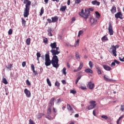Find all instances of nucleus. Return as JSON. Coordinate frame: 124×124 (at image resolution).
<instances>
[{"instance_id":"1","label":"nucleus","mask_w":124,"mask_h":124,"mask_svg":"<svg viewBox=\"0 0 124 124\" xmlns=\"http://www.w3.org/2000/svg\"><path fill=\"white\" fill-rule=\"evenodd\" d=\"M79 15L81 16V17L84 18V19H88L89 16L91 15V13H90V10L88 9H85L84 12V9H82L81 12L79 13Z\"/></svg>"},{"instance_id":"2","label":"nucleus","mask_w":124,"mask_h":124,"mask_svg":"<svg viewBox=\"0 0 124 124\" xmlns=\"http://www.w3.org/2000/svg\"><path fill=\"white\" fill-rule=\"evenodd\" d=\"M31 2L30 1H28L27 3H26L25 5V8L24 9L23 16L24 18H27V17H29L30 15V9Z\"/></svg>"},{"instance_id":"3","label":"nucleus","mask_w":124,"mask_h":124,"mask_svg":"<svg viewBox=\"0 0 124 124\" xmlns=\"http://www.w3.org/2000/svg\"><path fill=\"white\" fill-rule=\"evenodd\" d=\"M53 57L51 60V63L55 68H58L59 67V59H58V56L56 55H52Z\"/></svg>"},{"instance_id":"4","label":"nucleus","mask_w":124,"mask_h":124,"mask_svg":"<svg viewBox=\"0 0 124 124\" xmlns=\"http://www.w3.org/2000/svg\"><path fill=\"white\" fill-rule=\"evenodd\" d=\"M51 63H52V62L50 60V55L49 51H48L47 53L45 54V64L46 66H49L51 65Z\"/></svg>"},{"instance_id":"5","label":"nucleus","mask_w":124,"mask_h":124,"mask_svg":"<svg viewBox=\"0 0 124 124\" xmlns=\"http://www.w3.org/2000/svg\"><path fill=\"white\" fill-rule=\"evenodd\" d=\"M108 51L110 53H112L114 57H117V49L114 45H112Z\"/></svg>"},{"instance_id":"6","label":"nucleus","mask_w":124,"mask_h":124,"mask_svg":"<svg viewBox=\"0 0 124 124\" xmlns=\"http://www.w3.org/2000/svg\"><path fill=\"white\" fill-rule=\"evenodd\" d=\"M108 32L109 35H113L114 34V31H113V26L112 25V22H110L108 23Z\"/></svg>"},{"instance_id":"7","label":"nucleus","mask_w":124,"mask_h":124,"mask_svg":"<svg viewBox=\"0 0 124 124\" xmlns=\"http://www.w3.org/2000/svg\"><path fill=\"white\" fill-rule=\"evenodd\" d=\"M55 49H51L50 50V52L52 53V55H59V54L61 53V51H59L60 50V47L56 46Z\"/></svg>"},{"instance_id":"8","label":"nucleus","mask_w":124,"mask_h":124,"mask_svg":"<svg viewBox=\"0 0 124 124\" xmlns=\"http://www.w3.org/2000/svg\"><path fill=\"white\" fill-rule=\"evenodd\" d=\"M90 103L91 105H90L88 108L89 110H92V109H93V108L96 106V104H95V101H91Z\"/></svg>"},{"instance_id":"9","label":"nucleus","mask_w":124,"mask_h":124,"mask_svg":"<svg viewBox=\"0 0 124 124\" xmlns=\"http://www.w3.org/2000/svg\"><path fill=\"white\" fill-rule=\"evenodd\" d=\"M115 17L116 18V19H121V20H123L124 19V17H123V14H122V12H119L117 13L115 15Z\"/></svg>"},{"instance_id":"10","label":"nucleus","mask_w":124,"mask_h":124,"mask_svg":"<svg viewBox=\"0 0 124 124\" xmlns=\"http://www.w3.org/2000/svg\"><path fill=\"white\" fill-rule=\"evenodd\" d=\"M24 93H25L27 97L28 98L31 97V91H29L28 89H25L24 90Z\"/></svg>"},{"instance_id":"11","label":"nucleus","mask_w":124,"mask_h":124,"mask_svg":"<svg viewBox=\"0 0 124 124\" xmlns=\"http://www.w3.org/2000/svg\"><path fill=\"white\" fill-rule=\"evenodd\" d=\"M87 87L88 88H89V89H90V90H93V87H94V84L93 83L92 81H90L88 82Z\"/></svg>"},{"instance_id":"12","label":"nucleus","mask_w":124,"mask_h":124,"mask_svg":"<svg viewBox=\"0 0 124 124\" xmlns=\"http://www.w3.org/2000/svg\"><path fill=\"white\" fill-rule=\"evenodd\" d=\"M54 101H55V97H52L49 101L48 103V107H52V105L54 106Z\"/></svg>"},{"instance_id":"13","label":"nucleus","mask_w":124,"mask_h":124,"mask_svg":"<svg viewBox=\"0 0 124 124\" xmlns=\"http://www.w3.org/2000/svg\"><path fill=\"white\" fill-rule=\"evenodd\" d=\"M83 68V62H80V65L78 69L74 70V72H78V71H80L81 69Z\"/></svg>"},{"instance_id":"14","label":"nucleus","mask_w":124,"mask_h":124,"mask_svg":"<svg viewBox=\"0 0 124 124\" xmlns=\"http://www.w3.org/2000/svg\"><path fill=\"white\" fill-rule=\"evenodd\" d=\"M90 22L91 23V25H96V24H97V19H93V18H91L90 19Z\"/></svg>"},{"instance_id":"15","label":"nucleus","mask_w":124,"mask_h":124,"mask_svg":"<svg viewBox=\"0 0 124 124\" xmlns=\"http://www.w3.org/2000/svg\"><path fill=\"white\" fill-rule=\"evenodd\" d=\"M103 67L105 70H107V71H110V70H111L112 69V68H111L110 66H108V65H103Z\"/></svg>"},{"instance_id":"16","label":"nucleus","mask_w":124,"mask_h":124,"mask_svg":"<svg viewBox=\"0 0 124 124\" xmlns=\"http://www.w3.org/2000/svg\"><path fill=\"white\" fill-rule=\"evenodd\" d=\"M52 22V23H56V22H58L59 21V17L57 16H55L51 17Z\"/></svg>"},{"instance_id":"17","label":"nucleus","mask_w":124,"mask_h":124,"mask_svg":"<svg viewBox=\"0 0 124 124\" xmlns=\"http://www.w3.org/2000/svg\"><path fill=\"white\" fill-rule=\"evenodd\" d=\"M50 46L52 49V50H54V49H56V48H57V43L54 42L53 43H51Z\"/></svg>"},{"instance_id":"18","label":"nucleus","mask_w":124,"mask_h":124,"mask_svg":"<svg viewBox=\"0 0 124 124\" xmlns=\"http://www.w3.org/2000/svg\"><path fill=\"white\" fill-rule=\"evenodd\" d=\"M31 68L34 75H37V71H35L34 70L35 67H34V65H33V64H31Z\"/></svg>"},{"instance_id":"19","label":"nucleus","mask_w":124,"mask_h":124,"mask_svg":"<svg viewBox=\"0 0 124 124\" xmlns=\"http://www.w3.org/2000/svg\"><path fill=\"white\" fill-rule=\"evenodd\" d=\"M110 11L112 14L116 13V12H117V8H116L115 6H112Z\"/></svg>"},{"instance_id":"20","label":"nucleus","mask_w":124,"mask_h":124,"mask_svg":"<svg viewBox=\"0 0 124 124\" xmlns=\"http://www.w3.org/2000/svg\"><path fill=\"white\" fill-rule=\"evenodd\" d=\"M66 6L61 5L60 8V11H62V12H65V10H66Z\"/></svg>"},{"instance_id":"21","label":"nucleus","mask_w":124,"mask_h":124,"mask_svg":"<svg viewBox=\"0 0 124 124\" xmlns=\"http://www.w3.org/2000/svg\"><path fill=\"white\" fill-rule=\"evenodd\" d=\"M91 3H92L93 4V5H100V2L97 1V0H95L94 1H92L91 2Z\"/></svg>"},{"instance_id":"22","label":"nucleus","mask_w":124,"mask_h":124,"mask_svg":"<svg viewBox=\"0 0 124 124\" xmlns=\"http://www.w3.org/2000/svg\"><path fill=\"white\" fill-rule=\"evenodd\" d=\"M26 20H25V18H24V17H22L21 18V22H22V26L23 27V28H25L26 27Z\"/></svg>"},{"instance_id":"23","label":"nucleus","mask_w":124,"mask_h":124,"mask_svg":"<svg viewBox=\"0 0 124 124\" xmlns=\"http://www.w3.org/2000/svg\"><path fill=\"white\" fill-rule=\"evenodd\" d=\"M96 71H97L98 74L99 75H101V74H102V73L101 72V69L100 67H97L96 68Z\"/></svg>"},{"instance_id":"24","label":"nucleus","mask_w":124,"mask_h":124,"mask_svg":"<svg viewBox=\"0 0 124 124\" xmlns=\"http://www.w3.org/2000/svg\"><path fill=\"white\" fill-rule=\"evenodd\" d=\"M44 116V113H38V115H37V119L38 120H40Z\"/></svg>"},{"instance_id":"25","label":"nucleus","mask_w":124,"mask_h":124,"mask_svg":"<svg viewBox=\"0 0 124 124\" xmlns=\"http://www.w3.org/2000/svg\"><path fill=\"white\" fill-rule=\"evenodd\" d=\"M85 72H86V73H93V70L92 69H91L90 68H87L86 69H85Z\"/></svg>"},{"instance_id":"26","label":"nucleus","mask_w":124,"mask_h":124,"mask_svg":"<svg viewBox=\"0 0 124 124\" xmlns=\"http://www.w3.org/2000/svg\"><path fill=\"white\" fill-rule=\"evenodd\" d=\"M47 112V114H48V115H50V114L52 113V107H48Z\"/></svg>"},{"instance_id":"27","label":"nucleus","mask_w":124,"mask_h":124,"mask_svg":"<svg viewBox=\"0 0 124 124\" xmlns=\"http://www.w3.org/2000/svg\"><path fill=\"white\" fill-rule=\"evenodd\" d=\"M102 41H108V38L107 37V35L104 36L103 37L101 38Z\"/></svg>"},{"instance_id":"28","label":"nucleus","mask_w":124,"mask_h":124,"mask_svg":"<svg viewBox=\"0 0 124 124\" xmlns=\"http://www.w3.org/2000/svg\"><path fill=\"white\" fill-rule=\"evenodd\" d=\"M67 109L68 111L73 110V108L71 107V106H70L69 104H67Z\"/></svg>"},{"instance_id":"29","label":"nucleus","mask_w":124,"mask_h":124,"mask_svg":"<svg viewBox=\"0 0 124 124\" xmlns=\"http://www.w3.org/2000/svg\"><path fill=\"white\" fill-rule=\"evenodd\" d=\"M104 79L105 80V81H109V82H111L112 81V79L108 78V77L106 76V75L104 76Z\"/></svg>"},{"instance_id":"30","label":"nucleus","mask_w":124,"mask_h":124,"mask_svg":"<svg viewBox=\"0 0 124 124\" xmlns=\"http://www.w3.org/2000/svg\"><path fill=\"white\" fill-rule=\"evenodd\" d=\"M2 82L5 84V85H7L8 84V82H7V80L5 78H2Z\"/></svg>"},{"instance_id":"31","label":"nucleus","mask_w":124,"mask_h":124,"mask_svg":"<svg viewBox=\"0 0 124 124\" xmlns=\"http://www.w3.org/2000/svg\"><path fill=\"white\" fill-rule=\"evenodd\" d=\"M79 42H80V40L78 39L77 41L75 43V47H78V46H79Z\"/></svg>"},{"instance_id":"32","label":"nucleus","mask_w":124,"mask_h":124,"mask_svg":"<svg viewBox=\"0 0 124 124\" xmlns=\"http://www.w3.org/2000/svg\"><path fill=\"white\" fill-rule=\"evenodd\" d=\"M26 43L27 44V45H31V38H29L26 40Z\"/></svg>"},{"instance_id":"33","label":"nucleus","mask_w":124,"mask_h":124,"mask_svg":"<svg viewBox=\"0 0 124 124\" xmlns=\"http://www.w3.org/2000/svg\"><path fill=\"white\" fill-rule=\"evenodd\" d=\"M36 56H37V61L38 62L39 61V58L41 57V54L39 52H37L36 53Z\"/></svg>"},{"instance_id":"34","label":"nucleus","mask_w":124,"mask_h":124,"mask_svg":"<svg viewBox=\"0 0 124 124\" xmlns=\"http://www.w3.org/2000/svg\"><path fill=\"white\" fill-rule=\"evenodd\" d=\"M46 82H47V83L48 84V85L49 87H52V84L51 83V81H50V79H49V78L46 79Z\"/></svg>"},{"instance_id":"35","label":"nucleus","mask_w":124,"mask_h":124,"mask_svg":"<svg viewBox=\"0 0 124 124\" xmlns=\"http://www.w3.org/2000/svg\"><path fill=\"white\" fill-rule=\"evenodd\" d=\"M62 71V73L64 74V75H66V68L64 67Z\"/></svg>"},{"instance_id":"36","label":"nucleus","mask_w":124,"mask_h":124,"mask_svg":"<svg viewBox=\"0 0 124 124\" xmlns=\"http://www.w3.org/2000/svg\"><path fill=\"white\" fill-rule=\"evenodd\" d=\"M43 13H44V8L43 7H42L40 13V16H42Z\"/></svg>"},{"instance_id":"37","label":"nucleus","mask_w":124,"mask_h":124,"mask_svg":"<svg viewBox=\"0 0 124 124\" xmlns=\"http://www.w3.org/2000/svg\"><path fill=\"white\" fill-rule=\"evenodd\" d=\"M83 33H84V32L82 30L79 31L78 35V37H80V36H81V34H83Z\"/></svg>"},{"instance_id":"38","label":"nucleus","mask_w":124,"mask_h":124,"mask_svg":"<svg viewBox=\"0 0 124 124\" xmlns=\"http://www.w3.org/2000/svg\"><path fill=\"white\" fill-rule=\"evenodd\" d=\"M95 13L96 14V18H97L98 19L99 18V17H100V14H99V13H98V12H95Z\"/></svg>"},{"instance_id":"39","label":"nucleus","mask_w":124,"mask_h":124,"mask_svg":"<svg viewBox=\"0 0 124 124\" xmlns=\"http://www.w3.org/2000/svg\"><path fill=\"white\" fill-rule=\"evenodd\" d=\"M55 86H56V87H58V88H60V84L59 82V81H57L55 82Z\"/></svg>"},{"instance_id":"40","label":"nucleus","mask_w":124,"mask_h":124,"mask_svg":"<svg viewBox=\"0 0 124 124\" xmlns=\"http://www.w3.org/2000/svg\"><path fill=\"white\" fill-rule=\"evenodd\" d=\"M12 67H13V64H10L8 65V67H7V68H8V69H10V70H11V68H12Z\"/></svg>"},{"instance_id":"41","label":"nucleus","mask_w":124,"mask_h":124,"mask_svg":"<svg viewBox=\"0 0 124 124\" xmlns=\"http://www.w3.org/2000/svg\"><path fill=\"white\" fill-rule=\"evenodd\" d=\"M81 1L82 0H75V4H79V3H80V2H81Z\"/></svg>"},{"instance_id":"42","label":"nucleus","mask_w":124,"mask_h":124,"mask_svg":"<svg viewBox=\"0 0 124 124\" xmlns=\"http://www.w3.org/2000/svg\"><path fill=\"white\" fill-rule=\"evenodd\" d=\"M89 64L90 68H93V62H92V61L89 62Z\"/></svg>"},{"instance_id":"43","label":"nucleus","mask_w":124,"mask_h":124,"mask_svg":"<svg viewBox=\"0 0 124 124\" xmlns=\"http://www.w3.org/2000/svg\"><path fill=\"white\" fill-rule=\"evenodd\" d=\"M43 42L44 43H47V42H48V39L47 38L44 37Z\"/></svg>"},{"instance_id":"44","label":"nucleus","mask_w":124,"mask_h":124,"mask_svg":"<svg viewBox=\"0 0 124 124\" xmlns=\"http://www.w3.org/2000/svg\"><path fill=\"white\" fill-rule=\"evenodd\" d=\"M76 59H80V56H79L78 52H76Z\"/></svg>"},{"instance_id":"45","label":"nucleus","mask_w":124,"mask_h":124,"mask_svg":"<svg viewBox=\"0 0 124 124\" xmlns=\"http://www.w3.org/2000/svg\"><path fill=\"white\" fill-rule=\"evenodd\" d=\"M69 114H70V115H72V114L74 113V110L72 109L71 110H68Z\"/></svg>"},{"instance_id":"46","label":"nucleus","mask_w":124,"mask_h":124,"mask_svg":"<svg viewBox=\"0 0 124 124\" xmlns=\"http://www.w3.org/2000/svg\"><path fill=\"white\" fill-rule=\"evenodd\" d=\"M80 79H81V77H78V78H77V80L76 81V84H78V82H79V80H80Z\"/></svg>"},{"instance_id":"47","label":"nucleus","mask_w":124,"mask_h":124,"mask_svg":"<svg viewBox=\"0 0 124 124\" xmlns=\"http://www.w3.org/2000/svg\"><path fill=\"white\" fill-rule=\"evenodd\" d=\"M121 111H122V112H124V105H122L121 106Z\"/></svg>"},{"instance_id":"48","label":"nucleus","mask_w":124,"mask_h":124,"mask_svg":"<svg viewBox=\"0 0 124 124\" xmlns=\"http://www.w3.org/2000/svg\"><path fill=\"white\" fill-rule=\"evenodd\" d=\"M29 124H35V123H34V122H33L32 121V120L30 119V120H29Z\"/></svg>"},{"instance_id":"49","label":"nucleus","mask_w":124,"mask_h":124,"mask_svg":"<svg viewBox=\"0 0 124 124\" xmlns=\"http://www.w3.org/2000/svg\"><path fill=\"white\" fill-rule=\"evenodd\" d=\"M76 91L75 90H70V93H73V94H76Z\"/></svg>"},{"instance_id":"50","label":"nucleus","mask_w":124,"mask_h":124,"mask_svg":"<svg viewBox=\"0 0 124 124\" xmlns=\"http://www.w3.org/2000/svg\"><path fill=\"white\" fill-rule=\"evenodd\" d=\"M101 118H102L103 119H105V120H107V119H108V117L106 115H102L101 116Z\"/></svg>"},{"instance_id":"51","label":"nucleus","mask_w":124,"mask_h":124,"mask_svg":"<svg viewBox=\"0 0 124 124\" xmlns=\"http://www.w3.org/2000/svg\"><path fill=\"white\" fill-rule=\"evenodd\" d=\"M13 31H12V29H10V30H9V31H8V34H9V35H11V34H12Z\"/></svg>"},{"instance_id":"52","label":"nucleus","mask_w":124,"mask_h":124,"mask_svg":"<svg viewBox=\"0 0 124 124\" xmlns=\"http://www.w3.org/2000/svg\"><path fill=\"white\" fill-rule=\"evenodd\" d=\"M26 84L28 86H31V82H30V81L29 80V79H27L26 80Z\"/></svg>"},{"instance_id":"53","label":"nucleus","mask_w":124,"mask_h":124,"mask_svg":"<svg viewBox=\"0 0 124 124\" xmlns=\"http://www.w3.org/2000/svg\"><path fill=\"white\" fill-rule=\"evenodd\" d=\"M46 119H48V120H53L52 117L49 115L46 116Z\"/></svg>"},{"instance_id":"54","label":"nucleus","mask_w":124,"mask_h":124,"mask_svg":"<svg viewBox=\"0 0 124 124\" xmlns=\"http://www.w3.org/2000/svg\"><path fill=\"white\" fill-rule=\"evenodd\" d=\"M116 65V63L115 62V61H114L113 62H112L111 64V67H113V66H115Z\"/></svg>"},{"instance_id":"55","label":"nucleus","mask_w":124,"mask_h":124,"mask_svg":"<svg viewBox=\"0 0 124 124\" xmlns=\"http://www.w3.org/2000/svg\"><path fill=\"white\" fill-rule=\"evenodd\" d=\"M80 88L81 89V90H87V87H83V86H81L80 87Z\"/></svg>"},{"instance_id":"56","label":"nucleus","mask_w":124,"mask_h":124,"mask_svg":"<svg viewBox=\"0 0 124 124\" xmlns=\"http://www.w3.org/2000/svg\"><path fill=\"white\" fill-rule=\"evenodd\" d=\"M47 31L49 33L52 32V29L51 28H48Z\"/></svg>"},{"instance_id":"57","label":"nucleus","mask_w":124,"mask_h":124,"mask_svg":"<svg viewBox=\"0 0 124 124\" xmlns=\"http://www.w3.org/2000/svg\"><path fill=\"white\" fill-rule=\"evenodd\" d=\"M22 65L23 67H25V66H26V62H22Z\"/></svg>"},{"instance_id":"58","label":"nucleus","mask_w":124,"mask_h":124,"mask_svg":"<svg viewBox=\"0 0 124 124\" xmlns=\"http://www.w3.org/2000/svg\"><path fill=\"white\" fill-rule=\"evenodd\" d=\"M47 22H48L49 24H51V23H52V20L50 18L47 19Z\"/></svg>"},{"instance_id":"59","label":"nucleus","mask_w":124,"mask_h":124,"mask_svg":"<svg viewBox=\"0 0 124 124\" xmlns=\"http://www.w3.org/2000/svg\"><path fill=\"white\" fill-rule=\"evenodd\" d=\"M114 61L115 63H117V64H120V62L118 61L117 60H114Z\"/></svg>"},{"instance_id":"60","label":"nucleus","mask_w":124,"mask_h":124,"mask_svg":"<svg viewBox=\"0 0 124 124\" xmlns=\"http://www.w3.org/2000/svg\"><path fill=\"white\" fill-rule=\"evenodd\" d=\"M28 1L29 0H23V3H24V4H26V3L27 4Z\"/></svg>"},{"instance_id":"61","label":"nucleus","mask_w":124,"mask_h":124,"mask_svg":"<svg viewBox=\"0 0 124 124\" xmlns=\"http://www.w3.org/2000/svg\"><path fill=\"white\" fill-rule=\"evenodd\" d=\"M62 83L63 84V85H65V84H66V82L65 81V80H62Z\"/></svg>"},{"instance_id":"62","label":"nucleus","mask_w":124,"mask_h":124,"mask_svg":"<svg viewBox=\"0 0 124 124\" xmlns=\"http://www.w3.org/2000/svg\"><path fill=\"white\" fill-rule=\"evenodd\" d=\"M122 119H123V116H121L120 117H119L117 121H118L119 122H121V120H122Z\"/></svg>"},{"instance_id":"63","label":"nucleus","mask_w":124,"mask_h":124,"mask_svg":"<svg viewBox=\"0 0 124 124\" xmlns=\"http://www.w3.org/2000/svg\"><path fill=\"white\" fill-rule=\"evenodd\" d=\"M122 119H123V116H121L120 117H119L117 121H118L119 122H121V120H122Z\"/></svg>"},{"instance_id":"64","label":"nucleus","mask_w":124,"mask_h":124,"mask_svg":"<svg viewBox=\"0 0 124 124\" xmlns=\"http://www.w3.org/2000/svg\"><path fill=\"white\" fill-rule=\"evenodd\" d=\"M60 102H61V99L60 98L57 99V103L59 104V103H60Z\"/></svg>"}]
</instances>
